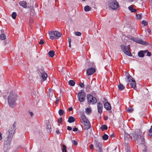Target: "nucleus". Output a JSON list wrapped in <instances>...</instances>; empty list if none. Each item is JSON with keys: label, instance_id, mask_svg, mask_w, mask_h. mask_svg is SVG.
<instances>
[{"label": "nucleus", "instance_id": "9d476101", "mask_svg": "<svg viewBox=\"0 0 152 152\" xmlns=\"http://www.w3.org/2000/svg\"><path fill=\"white\" fill-rule=\"evenodd\" d=\"M134 41L137 43L143 45H147L149 44V43L148 42L144 41L141 39L136 38L134 39Z\"/></svg>", "mask_w": 152, "mask_h": 152}, {"label": "nucleus", "instance_id": "7c9ffc66", "mask_svg": "<svg viewBox=\"0 0 152 152\" xmlns=\"http://www.w3.org/2000/svg\"><path fill=\"white\" fill-rule=\"evenodd\" d=\"M75 34L76 35L78 36H80L81 34V33L78 31L75 32Z\"/></svg>", "mask_w": 152, "mask_h": 152}, {"label": "nucleus", "instance_id": "c9c22d12", "mask_svg": "<svg viewBox=\"0 0 152 152\" xmlns=\"http://www.w3.org/2000/svg\"><path fill=\"white\" fill-rule=\"evenodd\" d=\"M79 86L82 88H84V85L82 83H80L79 84Z\"/></svg>", "mask_w": 152, "mask_h": 152}, {"label": "nucleus", "instance_id": "dca6fc26", "mask_svg": "<svg viewBox=\"0 0 152 152\" xmlns=\"http://www.w3.org/2000/svg\"><path fill=\"white\" fill-rule=\"evenodd\" d=\"M46 129L48 132H50L51 131V126L49 123H47Z\"/></svg>", "mask_w": 152, "mask_h": 152}, {"label": "nucleus", "instance_id": "72a5a7b5", "mask_svg": "<svg viewBox=\"0 0 152 152\" xmlns=\"http://www.w3.org/2000/svg\"><path fill=\"white\" fill-rule=\"evenodd\" d=\"M142 23L143 24L144 26H146L147 25V23L145 20H142Z\"/></svg>", "mask_w": 152, "mask_h": 152}, {"label": "nucleus", "instance_id": "4be33fe9", "mask_svg": "<svg viewBox=\"0 0 152 152\" xmlns=\"http://www.w3.org/2000/svg\"><path fill=\"white\" fill-rule=\"evenodd\" d=\"M91 7L88 5L85 6L84 8V10L86 12L89 11L91 10Z\"/></svg>", "mask_w": 152, "mask_h": 152}, {"label": "nucleus", "instance_id": "49530a36", "mask_svg": "<svg viewBox=\"0 0 152 152\" xmlns=\"http://www.w3.org/2000/svg\"><path fill=\"white\" fill-rule=\"evenodd\" d=\"M90 148L91 149H93L94 148V146L92 144H91L90 146Z\"/></svg>", "mask_w": 152, "mask_h": 152}, {"label": "nucleus", "instance_id": "bf43d9fd", "mask_svg": "<svg viewBox=\"0 0 152 152\" xmlns=\"http://www.w3.org/2000/svg\"><path fill=\"white\" fill-rule=\"evenodd\" d=\"M99 150H101V149H100V147H99Z\"/></svg>", "mask_w": 152, "mask_h": 152}, {"label": "nucleus", "instance_id": "f704fd0d", "mask_svg": "<svg viewBox=\"0 0 152 152\" xmlns=\"http://www.w3.org/2000/svg\"><path fill=\"white\" fill-rule=\"evenodd\" d=\"M62 121V118H60L58 120V123L59 124H60L61 123Z\"/></svg>", "mask_w": 152, "mask_h": 152}, {"label": "nucleus", "instance_id": "13d9d810", "mask_svg": "<svg viewBox=\"0 0 152 152\" xmlns=\"http://www.w3.org/2000/svg\"><path fill=\"white\" fill-rule=\"evenodd\" d=\"M21 148V146H19L18 148Z\"/></svg>", "mask_w": 152, "mask_h": 152}, {"label": "nucleus", "instance_id": "37998d69", "mask_svg": "<svg viewBox=\"0 0 152 152\" xmlns=\"http://www.w3.org/2000/svg\"><path fill=\"white\" fill-rule=\"evenodd\" d=\"M54 31H51L49 32V34L50 35H52V34H54Z\"/></svg>", "mask_w": 152, "mask_h": 152}, {"label": "nucleus", "instance_id": "ddd939ff", "mask_svg": "<svg viewBox=\"0 0 152 152\" xmlns=\"http://www.w3.org/2000/svg\"><path fill=\"white\" fill-rule=\"evenodd\" d=\"M95 71V69L91 67L87 69L86 72L88 75H90L94 73Z\"/></svg>", "mask_w": 152, "mask_h": 152}, {"label": "nucleus", "instance_id": "b1692460", "mask_svg": "<svg viewBox=\"0 0 152 152\" xmlns=\"http://www.w3.org/2000/svg\"><path fill=\"white\" fill-rule=\"evenodd\" d=\"M68 84L72 86H74L75 85V82L72 80H71L69 81Z\"/></svg>", "mask_w": 152, "mask_h": 152}, {"label": "nucleus", "instance_id": "393cba45", "mask_svg": "<svg viewBox=\"0 0 152 152\" xmlns=\"http://www.w3.org/2000/svg\"><path fill=\"white\" fill-rule=\"evenodd\" d=\"M101 129L102 131L106 130L107 129V126L106 125H103L101 126Z\"/></svg>", "mask_w": 152, "mask_h": 152}, {"label": "nucleus", "instance_id": "1a4fd4ad", "mask_svg": "<svg viewBox=\"0 0 152 152\" xmlns=\"http://www.w3.org/2000/svg\"><path fill=\"white\" fill-rule=\"evenodd\" d=\"M130 45H128L127 46L121 45V48L124 52V53L126 55H128L129 56H131L132 55V54L131 52L129 51V47Z\"/></svg>", "mask_w": 152, "mask_h": 152}, {"label": "nucleus", "instance_id": "79ce46f5", "mask_svg": "<svg viewBox=\"0 0 152 152\" xmlns=\"http://www.w3.org/2000/svg\"><path fill=\"white\" fill-rule=\"evenodd\" d=\"M72 128L70 126H67V129L68 130L70 131V130H72Z\"/></svg>", "mask_w": 152, "mask_h": 152}, {"label": "nucleus", "instance_id": "a18cd8bd", "mask_svg": "<svg viewBox=\"0 0 152 152\" xmlns=\"http://www.w3.org/2000/svg\"><path fill=\"white\" fill-rule=\"evenodd\" d=\"M68 41L69 43H71V38L70 37H69L68 38Z\"/></svg>", "mask_w": 152, "mask_h": 152}, {"label": "nucleus", "instance_id": "6ab92c4d", "mask_svg": "<svg viewBox=\"0 0 152 152\" xmlns=\"http://www.w3.org/2000/svg\"><path fill=\"white\" fill-rule=\"evenodd\" d=\"M54 36H56V37H61V34L58 31H54Z\"/></svg>", "mask_w": 152, "mask_h": 152}, {"label": "nucleus", "instance_id": "f03ea898", "mask_svg": "<svg viewBox=\"0 0 152 152\" xmlns=\"http://www.w3.org/2000/svg\"><path fill=\"white\" fill-rule=\"evenodd\" d=\"M17 95L13 91H11L10 95L8 97V102L10 106L12 108L14 107L15 104Z\"/></svg>", "mask_w": 152, "mask_h": 152}, {"label": "nucleus", "instance_id": "bb28decb", "mask_svg": "<svg viewBox=\"0 0 152 152\" xmlns=\"http://www.w3.org/2000/svg\"><path fill=\"white\" fill-rule=\"evenodd\" d=\"M0 39L2 40H4L6 39V36L4 34H1L0 36Z\"/></svg>", "mask_w": 152, "mask_h": 152}, {"label": "nucleus", "instance_id": "a878e982", "mask_svg": "<svg viewBox=\"0 0 152 152\" xmlns=\"http://www.w3.org/2000/svg\"><path fill=\"white\" fill-rule=\"evenodd\" d=\"M17 14L15 12H13L12 14V17L13 19H15L16 17Z\"/></svg>", "mask_w": 152, "mask_h": 152}, {"label": "nucleus", "instance_id": "c756f323", "mask_svg": "<svg viewBox=\"0 0 152 152\" xmlns=\"http://www.w3.org/2000/svg\"><path fill=\"white\" fill-rule=\"evenodd\" d=\"M145 53H147V54L146 55V56H151V53L150 52L148 51L147 50H145Z\"/></svg>", "mask_w": 152, "mask_h": 152}, {"label": "nucleus", "instance_id": "2eb2a0df", "mask_svg": "<svg viewBox=\"0 0 152 152\" xmlns=\"http://www.w3.org/2000/svg\"><path fill=\"white\" fill-rule=\"evenodd\" d=\"M104 108L108 110H110L111 109L110 105L109 103L108 102H105L104 104Z\"/></svg>", "mask_w": 152, "mask_h": 152}, {"label": "nucleus", "instance_id": "e433bc0d", "mask_svg": "<svg viewBox=\"0 0 152 152\" xmlns=\"http://www.w3.org/2000/svg\"><path fill=\"white\" fill-rule=\"evenodd\" d=\"M50 38L51 39H56V37L53 36H51L50 37Z\"/></svg>", "mask_w": 152, "mask_h": 152}, {"label": "nucleus", "instance_id": "6e6d98bb", "mask_svg": "<svg viewBox=\"0 0 152 152\" xmlns=\"http://www.w3.org/2000/svg\"><path fill=\"white\" fill-rule=\"evenodd\" d=\"M148 136H151V138L152 139V134H151V133H149L148 134Z\"/></svg>", "mask_w": 152, "mask_h": 152}, {"label": "nucleus", "instance_id": "864d4df0", "mask_svg": "<svg viewBox=\"0 0 152 152\" xmlns=\"http://www.w3.org/2000/svg\"><path fill=\"white\" fill-rule=\"evenodd\" d=\"M30 114L31 116L32 117V116L33 115V114L32 112H30Z\"/></svg>", "mask_w": 152, "mask_h": 152}, {"label": "nucleus", "instance_id": "cd10ccee", "mask_svg": "<svg viewBox=\"0 0 152 152\" xmlns=\"http://www.w3.org/2000/svg\"><path fill=\"white\" fill-rule=\"evenodd\" d=\"M108 138V136L107 134H105L102 136V139L104 140H107Z\"/></svg>", "mask_w": 152, "mask_h": 152}, {"label": "nucleus", "instance_id": "4c0bfd02", "mask_svg": "<svg viewBox=\"0 0 152 152\" xmlns=\"http://www.w3.org/2000/svg\"><path fill=\"white\" fill-rule=\"evenodd\" d=\"M39 43L40 45H42L44 44V42L41 39Z\"/></svg>", "mask_w": 152, "mask_h": 152}, {"label": "nucleus", "instance_id": "20e7f679", "mask_svg": "<svg viewBox=\"0 0 152 152\" xmlns=\"http://www.w3.org/2000/svg\"><path fill=\"white\" fill-rule=\"evenodd\" d=\"M132 139L134 140L140 139L142 142L144 141V139L142 135V133L140 132H134L130 135Z\"/></svg>", "mask_w": 152, "mask_h": 152}, {"label": "nucleus", "instance_id": "0eeeda50", "mask_svg": "<svg viewBox=\"0 0 152 152\" xmlns=\"http://www.w3.org/2000/svg\"><path fill=\"white\" fill-rule=\"evenodd\" d=\"M87 99L88 103L89 104H95L97 102L96 99L90 94H88L87 95Z\"/></svg>", "mask_w": 152, "mask_h": 152}, {"label": "nucleus", "instance_id": "58836bf2", "mask_svg": "<svg viewBox=\"0 0 152 152\" xmlns=\"http://www.w3.org/2000/svg\"><path fill=\"white\" fill-rule=\"evenodd\" d=\"M141 18V15L139 14L137 16V18L138 19H140Z\"/></svg>", "mask_w": 152, "mask_h": 152}, {"label": "nucleus", "instance_id": "c03bdc74", "mask_svg": "<svg viewBox=\"0 0 152 152\" xmlns=\"http://www.w3.org/2000/svg\"><path fill=\"white\" fill-rule=\"evenodd\" d=\"M149 133H150L152 132V126H151V128L149 130Z\"/></svg>", "mask_w": 152, "mask_h": 152}, {"label": "nucleus", "instance_id": "4d7b16f0", "mask_svg": "<svg viewBox=\"0 0 152 152\" xmlns=\"http://www.w3.org/2000/svg\"><path fill=\"white\" fill-rule=\"evenodd\" d=\"M69 47L70 48L71 46V43H69Z\"/></svg>", "mask_w": 152, "mask_h": 152}, {"label": "nucleus", "instance_id": "f8f14e48", "mask_svg": "<svg viewBox=\"0 0 152 152\" xmlns=\"http://www.w3.org/2000/svg\"><path fill=\"white\" fill-rule=\"evenodd\" d=\"M42 70V72H40L41 77H42V80L43 81H44L46 80L47 77L48 75L47 73L43 72V69H40V70Z\"/></svg>", "mask_w": 152, "mask_h": 152}, {"label": "nucleus", "instance_id": "7ed1b4c3", "mask_svg": "<svg viewBox=\"0 0 152 152\" xmlns=\"http://www.w3.org/2000/svg\"><path fill=\"white\" fill-rule=\"evenodd\" d=\"M126 80L127 82H131L130 83H128L127 84L128 86H130L131 87L133 88L134 89L137 90V89L136 87V82L134 79L132 78V77L129 74H128L126 78Z\"/></svg>", "mask_w": 152, "mask_h": 152}, {"label": "nucleus", "instance_id": "f3484780", "mask_svg": "<svg viewBox=\"0 0 152 152\" xmlns=\"http://www.w3.org/2000/svg\"><path fill=\"white\" fill-rule=\"evenodd\" d=\"M145 50H141L138 53V56L141 58L143 57L144 56Z\"/></svg>", "mask_w": 152, "mask_h": 152}, {"label": "nucleus", "instance_id": "de8ad7c7", "mask_svg": "<svg viewBox=\"0 0 152 152\" xmlns=\"http://www.w3.org/2000/svg\"><path fill=\"white\" fill-rule=\"evenodd\" d=\"M62 152H66V149H62Z\"/></svg>", "mask_w": 152, "mask_h": 152}, {"label": "nucleus", "instance_id": "5701e85b", "mask_svg": "<svg viewBox=\"0 0 152 152\" xmlns=\"http://www.w3.org/2000/svg\"><path fill=\"white\" fill-rule=\"evenodd\" d=\"M125 88V87L121 84L120 83L118 85V88L119 90L122 91Z\"/></svg>", "mask_w": 152, "mask_h": 152}, {"label": "nucleus", "instance_id": "8fccbe9b", "mask_svg": "<svg viewBox=\"0 0 152 152\" xmlns=\"http://www.w3.org/2000/svg\"><path fill=\"white\" fill-rule=\"evenodd\" d=\"M56 134H60V132H59V131L58 130H56Z\"/></svg>", "mask_w": 152, "mask_h": 152}, {"label": "nucleus", "instance_id": "aec40b11", "mask_svg": "<svg viewBox=\"0 0 152 152\" xmlns=\"http://www.w3.org/2000/svg\"><path fill=\"white\" fill-rule=\"evenodd\" d=\"M128 8L129 10H130L132 12H135L137 11V10L133 8V7L132 5L129 7Z\"/></svg>", "mask_w": 152, "mask_h": 152}, {"label": "nucleus", "instance_id": "4468645a", "mask_svg": "<svg viewBox=\"0 0 152 152\" xmlns=\"http://www.w3.org/2000/svg\"><path fill=\"white\" fill-rule=\"evenodd\" d=\"M19 4L21 6L23 7L24 8H27V4L26 1H21L19 2Z\"/></svg>", "mask_w": 152, "mask_h": 152}, {"label": "nucleus", "instance_id": "052dcab7", "mask_svg": "<svg viewBox=\"0 0 152 152\" xmlns=\"http://www.w3.org/2000/svg\"><path fill=\"white\" fill-rule=\"evenodd\" d=\"M151 46H152V45Z\"/></svg>", "mask_w": 152, "mask_h": 152}, {"label": "nucleus", "instance_id": "f257e3e1", "mask_svg": "<svg viewBox=\"0 0 152 152\" xmlns=\"http://www.w3.org/2000/svg\"><path fill=\"white\" fill-rule=\"evenodd\" d=\"M16 126L14 124L10 128L8 131L9 134L4 141V152H6L8 149L10 148V144L13 136L15 132Z\"/></svg>", "mask_w": 152, "mask_h": 152}, {"label": "nucleus", "instance_id": "423d86ee", "mask_svg": "<svg viewBox=\"0 0 152 152\" xmlns=\"http://www.w3.org/2000/svg\"><path fill=\"white\" fill-rule=\"evenodd\" d=\"M86 97V94L83 90H81L78 93L77 97L81 104H83V102L85 100Z\"/></svg>", "mask_w": 152, "mask_h": 152}, {"label": "nucleus", "instance_id": "39448f33", "mask_svg": "<svg viewBox=\"0 0 152 152\" xmlns=\"http://www.w3.org/2000/svg\"><path fill=\"white\" fill-rule=\"evenodd\" d=\"M82 120L81 123L83 125V127L85 130H87L91 127V124L89 120L86 118V116L83 115L81 116Z\"/></svg>", "mask_w": 152, "mask_h": 152}, {"label": "nucleus", "instance_id": "6e6552de", "mask_svg": "<svg viewBox=\"0 0 152 152\" xmlns=\"http://www.w3.org/2000/svg\"><path fill=\"white\" fill-rule=\"evenodd\" d=\"M108 3L109 6L112 9H116L118 7V4L115 1L111 0Z\"/></svg>", "mask_w": 152, "mask_h": 152}, {"label": "nucleus", "instance_id": "473e14b6", "mask_svg": "<svg viewBox=\"0 0 152 152\" xmlns=\"http://www.w3.org/2000/svg\"><path fill=\"white\" fill-rule=\"evenodd\" d=\"M86 112L88 113H90L91 112V109L89 108H86Z\"/></svg>", "mask_w": 152, "mask_h": 152}, {"label": "nucleus", "instance_id": "412c9836", "mask_svg": "<svg viewBox=\"0 0 152 152\" xmlns=\"http://www.w3.org/2000/svg\"><path fill=\"white\" fill-rule=\"evenodd\" d=\"M49 56L51 57H53L54 55V52L53 50H50L48 52Z\"/></svg>", "mask_w": 152, "mask_h": 152}, {"label": "nucleus", "instance_id": "ea45409f", "mask_svg": "<svg viewBox=\"0 0 152 152\" xmlns=\"http://www.w3.org/2000/svg\"><path fill=\"white\" fill-rule=\"evenodd\" d=\"M73 142L75 145H77L78 143L76 141H75V140H74L73 141Z\"/></svg>", "mask_w": 152, "mask_h": 152}, {"label": "nucleus", "instance_id": "2f4dec72", "mask_svg": "<svg viewBox=\"0 0 152 152\" xmlns=\"http://www.w3.org/2000/svg\"><path fill=\"white\" fill-rule=\"evenodd\" d=\"M133 110V108H129L127 110V111L129 113H132Z\"/></svg>", "mask_w": 152, "mask_h": 152}, {"label": "nucleus", "instance_id": "603ef678", "mask_svg": "<svg viewBox=\"0 0 152 152\" xmlns=\"http://www.w3.org/2000/svg\"><path fill=\"white\" fill-rule=\"evenodd\" d=\"M72 110V107H70L69 108V111H71Z\"/></svg>", "mask_w": 152, "mask_h": 152}, {"label": "nucleus", "instance_id": "a19ab883", "mask_svg": "<svg viewBox=\"0 0 152 152\" xmlns=\"http://www.w3.org/2000/svg\"><path fill=\"white\" fill-rule=\"evenodd\" d=\"M78 130V129H77V128L75 127L74 128H73V131L74 132H76V131H77Z\"/></svg>", "mask_w": 152, "mask_h": 152}, {"label": "nucleus", "instance_id": "3c124183", "mask_svg": "<svg viewBox=\"0 0 152 152\" xmlns=\"http://www.w3.org/2000/svg\"><path fill=\"white\" fill-rule=\"evenodd\" d=\"M62 147L63 148V149H66V147L64 145H62Z\"/></svg>", "mask_w": 152, "mask_h": 152}, {"label": "nucleus", "instance_id": "5fc2aeb1", "mask_svg": "<svg viewBox=\"0 0 152 152\" xmlns=\"http://www.w3.org/2000/svg\"><path fill=\"white\" fill-rule=\"evenodd\" d=\"M1 134L0 132V141L2 139Z\"/></svg>", "mask_w": 152, "mask_h": 152}, {"label": "nucleus", "instance_id": "a211bd4d", "mask_svg": "<svg viewBox=\"0 0 152 152\" xmlns=\"http://www.w3.org/2000/svg\"><path fill=\"white\" fill-rule=\"evenodd\" d=\"M75 121V119L72 116H70L69 117L68 121L69 123H72L74 122Z\"/></svg>", "mask_w": 152, "mask_h": 152}, {"label": "nucleus", "instance_id": "09e8293b", "mask_svg": "<svg viewBox=\"0 0 152 152\" xmlns=\"http://www.w3.org/2000/svg\"><path fill=\"white\" fill-rule=\"evenodd\" d=\"M126 152H131V151L129 149H127L125 151Z\"/></svg>", "mask_w": 152, "mask_h": 152}, {"label": "nucleus", "instance_id": "c85d7f7f", "mask_svg": "<svg viewBox=\"0 0 152 152\" xmlns=\"http://www.w3.org/2000/svg\"><path fill=\"white\" fill-rule=\"evenodd\" d=\"M64 111L62 109H60L58 111V114L60 116L63 115L64 114Z\"/></svg>", "mask_w": 152, "mask_h": 152}, {"label": "nucleus", "instance_id": "9b49d317", "mask_svg": "<svg viewBox=\"0 0 152 152\" xmlns=\"http://www.w3.org/2000/svg\"><path fill=\"white\" fill-rule=\"evenodd\" d=\"M98 112L99 113H101L102 112L103 105L99 102H97Z\"/></svg>", "mask_w": 152, "mask_h": 152}]
</instances>
